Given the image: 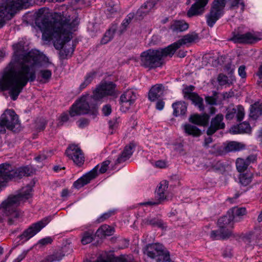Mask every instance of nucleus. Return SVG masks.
Returning <instances> with one entry per match:
<instances>
[{
    "label": "nucleus",
    "instance_id": "obj_18",
    "mask_svg": "<svg viewBox=\"0 0 262 262\" xmlns=\"http://www.w3.org/2000/svg\"><path fill=\"white\" fill-rule=\"evenodd\" d=\"M224 116L222 114H217L214 118L212 119L210 125L207 130L208 135L213 134L216 130L223 129L225 127V123L223 122Z\"/></svg>",
    "mask_w": 262,
    "mask_h": 262
},
{
    "label": "nucleus",
    "instance_id": "obj_3",
    "mask_svg": "<svg viewBox=\"0 0 262 262\" xmlns=\"http://www.w3.org/2000/svg\"><path fill=\"white\" fill-rule=\"evenodd\" d=\"M116 84L112 82L104 83L98 86L93 92V96H83L72 105L69 113L71 117L89 114L94 119L98 115L95 101L100 100L106 96L117 97Z\"/></svg>",
    "mask_w": 262,
    "mask_h": 262
},
{
    "label": "nucleus",
    "instance_id": "obj_8",
    "mask_svg": "<svg viewBox=\"0 0 262 262\" xmlns=\"http://www.w3.org/2000/svg\"><path fill=\"white\" fill-rule=\"evenodd\" d=\"M20 125L18 117L12 110H7L0 117V132L5 133L6 128L16 132Z\"/></svg>",
    "mask_w": 262,
    "mask_h": 262
},
{
    "label": "nucleus",
    "instance_id": "obj_16",
    "mask_svg": "<svg viewBox=\"0 0 262 262\" xmlns=\"http://www.w3.org/2000/svg\"><path fill=\"white\" fill-rule=\"evenodd\" d=\"M245 116L244 109L242 105L236 107H228L227 108V113L225 118L227 120H231L236 116L237 121H241Z\"/></svg>",
    "mask_w": 262,
    "mask_h": 262
},
{
    "label": "nucleus",
    "instance_id": "obj_14",
    "mask_svg": "<svg viewBox=\"0 0 262 262\" xmlns=\"http://www.w3.org/2000/svg\"><path fill=\"white\" fill-rule=\"evenodd\" d=\"M66 154L74 163L78 166H81L84 162V157L81 150L77 145L69 146L66 151Z\"/></svg>",
    "mask_w": 262,
    "mask_h": 262
},
{
    "label": "nucleus",
    "instance_id": "obj_42",
    "mask_svg": "<svg viewBox=\"0 0 262 262\" xmlns=\"http://www.w3.org/2000/svg\"><path fill=\"white\" fill-rule=\"evenodd\" d=\"M252 178V174L250 172L241 174L239 177V182L242 185L247 186L251 183Z\"/></svg>",
    "mask_w": 262,
    "mask_h": 262
},
{
    "label": "nucleus",
    "instance_id": "obj_51",
    "mask_svg": "<svg viewBox=\"0 0 262 262\" xmlns=\"http://www.w3.org/2000/svg\"><path fill=\"white\" fill-rule=\"evenodd\" d=\"M110 164V161L108 160H106L103 162L101 164V167L99 169V172L101 173H104L107 169V167L108 165Z\"/></svg>",
    "mask_w": 262,
    "mask_h": 262
},
{
    "label": "nucleus",
    "instance_id": "obj_58",
    "mask_svg": "<svg viewBox=\"0 0 262 262\" xmlns=\"http://www.w3.org/2000/svg\"><path fill=\"white\" fill-rule=\"evenodd\" d=\"M164 104L165 103L162 100L158 99L156 104V108L159 111H161L163 109Z\"/></svg>",
    "mask_w": 262,
    "mask_h": 262
},
{
    "label": "nucleus",
    "instance_id": "obj_50",
    "mask_svg": "<svg viewBox=\"0 0 262 262\" xmlns=\"http://www.w3.org/2000/svg\"><path fill=\"white\" fill-rule=\"evenodd\" d=\"M217 80L220 85H224L228 83V77L222 74H220L218 76Z\"/></svg>",
    "mask_w": 262,
    "mask_h": 262
},
{
    "label": "nucleus",
    "instance_id": "obj_7",
    "mask_svg": "<svg viewBox=\"0 0 262 262\" xmlns=\"http://www.w3.org/2000/svg\"><path fill=\"white\" fill-rule=\"evenodd\" d=\"M143 252L150 258L155 259L156 262H170L171 260L169 252L159 243L147 245Z\"/></svg>",
    "mask_w": 262,
    "mask_h": 262
},
{
    "label": "nucleus",
    "instance_id": "obj_45",
    "mask_svg": "<svg viewBox=\"0 0 262 262\" xmlns=\"http://www.w3.org/2000/svg\"><path fill=\"white\" fill-rule=\"evenodd\" d=\"M116 211L114 210H110L107 212L104 213L97 220V222L99 223L104 222L106 219H108L112 215L115 214Z\"/></svg>",
    "mask_w": 262,
    "mask_h": 262
},
{
    "label": "nucleus",
    "instance_id": "obj_44",
    "mask_svg": "<svg viewBox=\"0 0 262 262\" xmlns=\"http://www.w3.org/2000/svg\"><path fill=\"white\" fill-rule=\"evenodd\" d=\"M39 75L42 79L44 82H48L51 78L52 76V72L49 70H42L39 72Z\"/></svg>",
    "mask_w": 262,
    "mask_h": 262
},
{
    "label": "nucleus",
    "instance_id": "obj_22",
    "mask_svg": "<svg viewBox=\"0 0 262 262\" xmlns=\"http://www.w3.org/2000/svg\"><path fill=\"white\" fill-rule=\"evenodd\" d=\"M136 94L133 90H127L122 94L120 98V103L123 104L124 103L127 104L126 106L128 108L136 99Z\"/></svg>",
    "mask_w": 262,
    "mask_h": 262
},
{
    "label": "nucleus",
    "instance_id": "obj_29",
    "mask_svg": "<svg viewBox=\"0 0 262 262\" xmlns=\"http://www.w3.org/2000/svg\"><path fill=\"white\" fill-rule=\"evenodd\" d=\"M182 127L184 132L187 135L198 137L201 135V130L196 126L191 124L186 123L182 125Z\"/></svg>",
    "mask_w": 262,
    "mask_h": 262
},
{
    "label": "nucleus",
    "instance_id": "obj_30",
    "mask_svg": "<svg viewBox=\"0 0 262 262\" xmlns=\"http://www.w3.org/2000/svg\"><path fill=\"white\" fill-rule=\"evenodd\" d=\"M172 107L173 109V115L176 117L184 115L187 111V105L183 101L174 102L172 104Z\"/></svg>",
    "mask_w": 262,
    "mask_h": 262
},
{
    "label": "nucleus",
    "instance_id": "obj_55",
    "mask_svg": "<svg viewBox=\"0 0 262 262\" xmlns=\"http://www.w3.org/2000/svg\"><path fill=\"white\" fill-rule=\"evenodd\" d=\"M52 242V239L50 237H47L46 238L41 239L39 241L38 244L41 245H46L49 244H51Z\"/></svg>",
    "mask_w": 262,
    "mask_h": 262
},
{
    "label": "nucleus",
    "instance_id": "obj_43",
    "mask_svg": "<svg viewBox=\"0 0 262 262\" xmlns=\"http://www.w3.org/2000/svg\"><path fill=\"white\" fill-rule=\"evenodd\" d=\"M245 159L242 158H238L236 161V166L237 170L239 172L244 171L247 169L248 165Z\"/></svg>",
    "mask_w": 262,
    "mask_h": 262
},
{
    "label": "nucleus",
    "instance_id": "obj_21",
    "mask_svg": "<svg viewBox=\"0 0 262 262\" xmlns=\"http://www.w3.org/2000/svg\"><path fill=\"white\" fill-rule=\"evenodd\" d=\"M157 0H148L136 12V16L139 19H142L155 7Z\"/></svg>",
    "mask_w": 262,
    "mask_h": 262
},
{
    "label": "nucleus",
    "instance_id": "obj_11",
    "mask_svg": "<svg viewBox=\"0 0 262 262\" xmlns=\"http://www.w3.org/2000/svg\"><path fill=\"white\" fill-rule=\"evenodd\" d=\"M232 37L229 39V40L236 43L251 44L261 39L258 35L251 32L242 34L235 31L232 32Z\"/></svg>",
    "mask_w": 262,
    "mask_h": 262
},
{
    "label": "nucleus",
    "instance_id": "obj_13",
    "mask_svg": "<svg viewBox=\"0 0 262 262\" xmlns=\"http://www.w3.org/2000/svg\"><path fill=\"white\" fill-rule=\"evenodd\" d=\"M194 90V86L192 85L185 87L183 90L184 97L192 101V103L199 107L200 111H203V99L196 93L193 92Z\"/></svg>",
    "mask_w": 262,
    "mask_h": 262
},
{
    "label": "nucleus",
    "instance_id": "obj_54",
    "mask_svg": "<svg viewBox=\"0 0 262 262\" xmlns=\"http://www.w3.org/2000/svg\"><path fill=\"white\" fill-rule=\"evenodd\" d=\"M246 67L245 66H241L238 70V73L239 76H241L242 78H245L246 77L247 74L245 71Z\"/></svg>",
    "mask_w": 262,
    "mask_h": 262
},
{
    "label": "nucleus",
    "instance_id": "obj_10",
    "mask_svg": "<svg viewBox=\"0 0 262 262\" xmlns=\"http://www.w3.org/2000/svg\"><path fill=\"white\" fill-rule=\"evenodd\" d=\"M51 220L50 216L45 217L41 220L33 224L28 228L25 230L23 233L17 238L22 241L24 243L35 234L39 232L43 227H45Z\"/></svg>",
    "mask_w": 262,
    "mask_h": 262
},
{
    "label": "nucleus",
    "instance_id": "obj_46",
    "mask_svg": "<svg viewBox=\"0 0 262 262\" xmlns=\"http://www.w3.org/2000/svg\"><path fill=\"white\" fill-rule=\"evenodd\" d=\"M241 0H229V3L230 4V8L233 9L237 8L238 7V5H240L242 6L241 10L243 11L244 10L245 5L244 2H240Z\"/></svg>",
    "mask_w": 262,
    "mask_h": 262
},
{
    "label": "nucleus",
    "instance_id": "obj_36",
    "mask_svg": "<svg viewBox=\"0 0 262 262\" xmlns=\"http://www.w3.org/2000/svg\"><path fill=\"white\" fill-rule=\"evenodd\" d=\"M262 115V104L255 103L251 106L250 116L254 119H256Z\"/></svg>",
    "mask_w": 262,
    "mask_h": 262
},
{
    "label": "nucleus",
    "instance_id": "obj_39",
    "mask_svg": "<svg viewBox=\"0 0 262 262\" xmlns=\"http://www.w3.org/2000/svg\"><path fill=\"white\" fill-rule=\"evenodd\" d=\"M64 256V255L62 253V252L60 250L57 252H55L52 255L48 256L46 259L42 262L58 261L60 260Z\"/></svg>",
    "mask_w": 262,
    "mask_h": 262
},
{
    "label": "nucleus",
    "instance_id": "obj_47",
    "mask_svg": "<svg viewBox=\"0 0 262 262\" xmlns=\"http://www.w3.org/2000/svg\"><path fill=\"white\" fill-rule=\"evenodd\" d=\"M35 124L36 129L41 131L45 128L46 122L44 119H40L36 122Z\"/></svg>",
    "mask_w": 262,
    "mask_h": 262
},
{
    "label": "nucleus",
    "instance_id": "obj_2",
    "mask_svg": "<svg viewBox=\"0 0 262 262\" xmlns=\"http://www.w3.org/2000/svg\"><path fill=\"white\" fill-rule=\"evenodd\" d=\"M36 25L40 29L43 40L53 41L54 46L59 50L61 59L71 57L74 51L73 45H66L71 39V31L78 25L76 18L60 12L50 13L41 8L36 13Z\"/></svg>",
    "mask_w": 262,
    "mask_h": 262
},
{
    "label": "nucleus",
    "instance_id": "obj_49",
    "mask_svg": "<svg viewBox=\"0 0 262 262\" xmlns=\"http://www.w3.org/2000/svg\"><path fill=\"white\" fill-rule=\"evenodd\" d=\"M69 119V117L68 114L66 113H62L59 118V121L58 125H62L64 123L67 122Z\"/></svg>",
    "mask_w": 262,
    "mask_h": 262
},
{
    "label": "nucleus",
    "instance_id": "obj_38",
    "mask_svg": "<svg viewBox=\"0 0 262 262\" xmlns=\"http://www.w3.org/2000/svg\"><path fill=\"white\" fill-rule=\"evenodd\" d=\"M134 15L135 14L134 13H130L123 20L118 30V32H119L120 34H122L126 31L128 25L131 22V20L134 17Z\"/></svg>",
    "mask_w": 262,
    "mask_h": 262
},
{
    "label": "nucleus",
    "instance_id": "obj_23",
    "mask_svg": "<svg viewBox=\"0 0 262 262\" xmlns=\"http://www.w3.org/2000/svg\"><path fill=\"white\" fill-rule=\"evenodd\" d=\"M164 87L162 84H157L151 87L148 93V98L151 101L159 99L163 96Z\"/></svg>",
    "mask_w": 262,
    "mask_h": 262
},
{
    "label": "nucleus",
    "instance_id": "obj_19",
    "mask_svg": "<svg viewBox=\"0 0 262 262\" xmlns=\"http://www.w3.org/2000/svg\"><path fill=\"white\" fill-rule=\"evenodd\" d=\"M97 175V170L96 167H95L90 172L76 181L74 183L73 186L75 188L79 189L85 185L90 183L91 180L95 178Z\"/></svg>",
    "mask_w": 262,
    "mask_h": 262
},
{
    "label": "nucleus",
    "instance_id": "obj_12",
    "mask_svg": "<svg viewBox=\"0 0 262 262\" xmlns=\"http://www.w3.org/2000/svg\"><path fill=\"white\" fill-rule=\"evenodd\" d=\"M200 39L199 34L195 32H192L183 36L181 39L169 45V47L173 55L176 50L180 48L182 45L196 42L199 41Z\"/></svg>",
    "mask_w": 262,
    "mask_h": 262
},
{
    "label": "nucleus",
    "instance_id": "obj_53",
    "mask_svg": "<svg viewBox=\"0 0 262 262\" xmlns=\"http://www.w3.org/2000/svg\"><path fill=\"white\" fill-rule=\"evenodd\" d=\"M107 7V10L111 13H114V12L117 11L116 6L114 5L112 2H108L106 4Z\"/></svg>",
    "mask_w": 262,
    "mask_h": 262
},
{
    "label": "nucleus",
    "instance_id": "obj_63",
    "mask_svg": "<svg viewBox=\"0 0 262 262\" xmlns=\"http://www.w3.org/2000/svg\"><path fill=\"white\" fill-rule=\"evenodd\" d=\"M212 142V139L211 137L206 138L204 143V146L207 148L209 146V144Z\"/></svg>",
    "mask_w": 262,
    "mask_h": 262
},
{
    "label": "nucleus",
    "instance_id": "obj_40",
    "mask_svg": "<svg viewBox=\"0 0 262 262\" xmlns=\"http://www.w3.org/2000/svg\"><path fill=\"white\" fill-rule=\"evenodd\" d=\"M228 211L231 215L234 216V219H235L236 217L243 216L246 213V209L245 208L243 207H233Z\"/></svg>",
    "mask_w": 262,
    "mask_h": 262
},
{
    "label": "nucleus",
    "instance_id": "obj_25",
    "mask_svg": "<svg viewBox=\"0 0 262 262\" xmlns=\"http://www.w3.org/2000/svg\"><path fill=\"white\" fill-rule=\"evenodd\" d=\"M234 216L228 211L226 215L218 220V226L221 230H226V228L232 227L233 225Z\"/></svg>",
    "mask_w": 262,
    "mask_h": 262
},
{
    "label": "nucleus",
    "instance_id": "obj_4",
    "mask_svg": "<svg viewBox=\"0 0 262 262\" xmlns=\"http://www.w3.org/2000/svg\"><path fill=\"white\" fill-rule=\"evenodd\" d=\"M33 184L27 185L23 187L16 195H10L0 205V222L3 217H7V222L9 225L16 224L22 216V213L17 207L32 196Z\"/></svg>",
    "mask_w": 262,
    "mask_h": 262
},
{
    "label": "nucleus",
    "instance_id": "obj_15",
    "mask_svg": "<svg viewBox=\"0 0 262 262\" xmlns=\"http://www.w3.org/2000/svg\"><path fill=\"white\" fill-rule=\"evenodd\" d=\"M195 2L188 10L187 15L189 17L202 15L205 12V7L209 0H194Z\"/></svg>",
    "mask_w": 262,
    "mask_h": 262
},
{
    "label": "nucleus",
    "instance_id": "obj_9",
    "mask_svg": "<svg viewBox=\"0 0 262 262\" xmlns=\"http://www.w3.org/2000/svg\"><path fill=\"white\" fill-rule=\"evenodd\" d=\"M225 6V0L213 1L210 12L206 16V22L208 26L212 27L216 21L223 15Z\"/></svg>",
    "mask_w": 262,
    "mask_h": 262
},
{
    "label": "nucleus",
    "instance_id": "obj_34",
    "mask_svg": "<svg viewBox=\"0 0 262 262\" xmlns=\"http://www.w3.org/2000/svg\"><path fill=\"white\" fill-rule=\"evenodd\" d=\"M232 129L233 134L249 133L251 131L250 124L246 122L240 123L237 126H235Z\"/></svg>",
    "mask_w": 262,
    "mask_h": 262
},
{
    "label": "nucleus",
    "instance_id": "obj_60",
    "mask_svg": "<svg viewBox=\"0 0 262 262\" xmlns=\"http://www.w3.org/2000/svg\"><path fill=\"white\" fill-rule=\"evenodd\" d=\"M205 100L209 104L213 105L216 104V99L213 97L207 96L205 98Z\"/></svg>",
    "mask_w": 262,
    "mask_h": 262
},
{
    "label": "nucleus",
    "instance_id": "obj_37",
    "mask_svg": "<svg viewBox=\"0 0 262 262\" xmlns=\"http://www.w3.org/2000/svg\"><path fill=\"white\" fill-rule=\"evenodd\" d=\"M117 26L116 25H113L104 35L103 38L101 39V43L102 44H106L109 42L113 38L114 34L116 31Z\"/></svg>",
    "mask_w": 262,
    "mask_h": 262
},
{
    "label": "nucleus",
    "instance_id": "obj_61",
    "mask_svg": "<svg viewBox=\"0 0 262 262\" xmlns=\"http://www.w3.org/2000/svg\"><path fill=\"white\" fill-rule=\"evenodd\" d=\"M118 123L116 119H114L109 121V127L110 129H113L117 127Z\"/></svg>",
    "mask_w": 262,
    "mask_h": 262
},
{
    "label": "nucleus",
    "instance_id": "obj_26",
    "mask_svg": "<svg viewBox=\"0 0 262 262\" xmlns=\"http://www.w3.org/2000/svg\"><path fill=\"white\" fill-rule=\"evenodd\" d=\"M142 224L144 225H150L152 227H157L162 229L164 228L163 221L158 216H148L142 219Z\"/></svg>",
    "mask_w": 262,
    "mask_h": 262
},
{
    "label": "nucleus",
    "instance_id": "obj_48",
    "mask_svg": "<svg viewBox=\"0 0 262 262\" xmlns=\"http://www.w3.org/2000/svg\"><path fill=\"white\" fill-rule=\"evenodd\" d=\"M213 169L215 170H222L224 169V166L221 161H214L212 164Z\"/></svg>",
    "mask_w": 262,
    "mask_h": 262
},
{
    "label": "nucleus",
    "instance_id": "obj_27",
    "mask_svg": "<svg viewBox=\"0 0 262 262\" xmlns=\"http://www.w3.org/2000/svg\"><path fill=\"white\" fill-rule=\"evenodd\" d=\"M189 28V25L184 20H174L170 25V29L172 32L179 33L187 30Z\"/></svg>",
    "mask_w": 262,
    "mask_h": 262
},
{
    "label": "nucleus",
    "instance_id": "obj_59",
    "mask_svg": "<svg viewBox=\"0 0 262 262\" xmlns=\"http://www.w3.org/2000/svg\"><path fill=\"white\" fill-rule=\"evenodd\" d=\"M155 166L159 168H164L166 166V162L163 160H158L155 162Z\"/></svg>",
    "mask_w": 262,
    "mask_h": 262
},
{
    "label": "nucleus",
    "instance_id": "obj_62",
    "mask_svg": "<svg viewBox=\"0 0 262 262\" xmlns=\"http://www.w3.org/2000/svg\"><path fill=\"white\" fill-rule=\"evenodd\" d=\"M47 156L45 154H43L40 155L38 156L37 157H35V159L37 162H42V161L45 160L46 159H47Z\"/></svg>",
    "mask_w": 262,
    "mask_h": 262
},
{
    "label": "nucleus",
    "instance_id": "obj_1",
    "mask_svg": "<svg viewBox=\"0 0 262 262\" xmlns=\"http://www.w3.org/2000/svg\"><path fill=\"white\" fill-rule=\"evenodd\" d=\"M13 47L14 55L0 78V90L8 91L11 99L15 101L28 82L35 80V66L38 57L33 52L26 53L22 42L14 45Z\"/></svg>",
    "mask_w": 262,
    "mask_h": 262
},
{
    "label": "nucleus",
    "instance_id": "obj_33",
    "mask_svg": "<svg viewBox=\"0 0 262 262\" xmlns=\"http://www.w3.org/2000/svg\"><path fill=\"white\" fill-rule=\"evenodd\" d=\"M96 74V72L94 71L88 73L84 77L83 81L80 84L79 86L80 91L83 90L88 85H89L94 79Z\"/></svg>",
    "mask_w": 262,
    "mask_h": 262
},
{
    "label": "nucleus",
    "instance_id": "obj_17",
    "mask_svg": "<svg viewBox=\"0 0 262 262\" xmlns=\"http://www.w3.org/2000/svg\"><path fill=\"white\" fill-rule=\"evenodd\" d=\"M168 188V183L166 181L164 182L163 184H161L156 190V198L157 199L156 201H148L141 203V205H156L160 204L162 201L166 199L164 191Z\"/></svg>",
    "mask_w": 262,
    "mask_h": 262
},
{
    "label": "nucleus",
    "instance_id": "obj_32",
    "mask_svg": "<svg viewBox=\"0 0 262 262\" xmlns=\"http://www.w3.org/2000/svg\"><path fill=\"white\" fill-rule=\"evenodd\" d=\"M257 236L253 232H250L245 234L242 240L247 247L252 249L256 243Z\"/></svg>",
    "mask_w": 262,
    "mask_h": 262
},
{
    "label": "nucleus",
    "instance_id": "obj_28",
    "mask_svg": "<svg viewBox=\"0 0 262 262\" xmlns=\"http://www.w3.org/2000/svg\"><path fill=\"white\" fill-rule=\"evenodd\" d=\"M134 147L135 145L133 143L126 145L120 156L117 159L116 163L120 164L128 159L133 154V148Z\"/></svg>",
    "mask_w": 262,
    "mask_h": 262
},
{
    "label": "nucleus",
    "instance_id": "obj_20",
    "mask_svg": "<svg viewBox=\"0 0 262 262\" xmlns=\"http://www.w3.org/2000/svg\"><path fill=\"white\" fill-rule=\"evenodd\" d=\"M210 238L212 240H217L220 239H227L231 236L234 237H238V234L236 233H233L229 229L227 230H221L220 229L219 230H212L210 233Z\"/></svg>",
    "mask_w": 262,
    "mask_h": 262
},
{
    "label": "nucleus",
    "instance_id": "obj_56",
    "mask_svg": "<svg viewBox=\"0 0 262 262\" xmlns=\"http://www.w3.org/2000/svg\"><path fill=\"white\" fill-rule=\"evenodd\" d=\"M102 112L105 116H108L111 114L112 112L111 105L109 104L104 105L102 108Z\"/></svg>",
    "mask_w": 262,
    "mask_h": 262
},
{
    "label": "nucleus",
    "instance_id": "obj_41",
    "mask_svg": "<svg viewBox=\"0 0 262 262\" xmlns=\"http://www.w3.org/2000/svg\"><path fill=\"white\" fill-rule=\"evenodd\" d=\"M94 239V232L90 230L84 232L81 239V243L83 245H86L92 242Z\"/></svg>",
    "mask_w": 262,
    "mask_h": 262
},
{
    "label": "nucleus",
    "instance_id": "obj_5",
    "mask_svg": "<svg viewBox=\"0 0 262 262\" xmlns=\"http://www.w3.org/2000/svg\"><path fill=\"white\" fill-rule=\"evenodd\" d=\"M173 54L169 46L158 50L148 49L143 52L141 55V65L149 69L159 67L162 64L163 57L172 56Z\"/></svg>",
    "mask_w": 262,
    "mask_h": 262
},
{
    "label": "nucleus",
    "instance_id": "obj_57",
    "mask_svg": "<svg viewBox=\"0 0 262 262\" xmlns=\"http://www.w3.org/2000/svg\"><path fill=\"white\" fill-rule=\"evenodd\" d=\"M257 157L254 155H251L248 156L245 160L246 161L248 165H249L251 163H253L256 161Z\"/></svg>",
    "mask_w": 262,
    "mask_h": 262
},
{
    "label": "nucleus",
    "instance_id": "obj_31",
    "mask_svg": "<svg viewBox=\"0 0 262 262\" xmlns=\"http://www.w3.org/2000/svg\"><path fill=\"white\" fill-rule=\"evenodd\" d=\"M245 148L244 144L235 141H230L224 144V151L229 152L240 150Z\"/></svg>",
    "mask_w": 262,
    "mask_h": 262
},
{
    "label": "nucleus",
    "instance_id": "obj_64",
    "mask_svg": "<svg viewBox=\"0 0 262 262\" xmlns=\"http://www.w3.org/2000/svg\"><path fill=\"white\" fill-rule=\"evenodd\" d=\"M257 75L260 80L259 81H258V82H259V84L262 86V66L259 67Z\"/></svg>",
    "mask_w": 262,
    "mask_h": 262
},
{
    "label": "nucleus",
    "instance_id": "obj_52",
    "mask_svg": "<svg viewBox=\"0 0 262 262\" xmlns=\"http://www.w3.org/2000/svg\"><path fill=\"white\" fill-rule=\"evenodd\" d=\"M89 120L86 118H81L78 121V126L80 128H83L89 124Z\"/></svg>",
    "mask_w": 262,
    "mask_h": 262
},
{
    "label": "nucleus",
    "instance_id": "obj_6",
    "mask_svg": "<svg viewBox=\"0 0 262 262\" xmlns=\"http://www.w3.org/2000/svg\"><path fill=\"white\" fill-rule=\"evenodd\" d=\"M29 0H2L0 3V28L11 19L16 11L28 6Z\"/></svg>",
    "mask_w": 262,
    "mask_h": 262
},
{
    "label": "nucleus",
    "instance_id": "obj_24",
    "mask_svg": "<svg viewBox=\"0 0 262 262\" xmlns=\"http://www.w3.org/2000/svg\"><path fill=\"white\" fill-rule=\"evenodd\" d=\"M210 118L209 115L205 113L203 115L194 114L189 118V122L200 126H206L208 124Z\"/></svg>",
    "mask_w": 262,
    "mask_h": 262
},
{
    "label": "nucleus",
    "instance_id": "obj_35",
    "mask_svg": "<svg viewBox=\"0 0 262 262\" xmlns=\"http://www.w3.org/2000/svg\"><path fill=\"white\" fill-rule=\"evenodd\" d=\"M114 232L113 228L107 225H103L101 226L97 231L96 234L99 237L105 236H110Z\"/></svg>",
    "mask_w": 262,
    "mask_h": 262
}]
</instances>
